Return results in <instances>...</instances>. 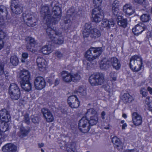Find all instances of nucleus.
I'll return each mask as SVG.
<instances>
[{"label": "nucleus", "instance_id": "1", "mask_svg": "<svg viewBox=\"0 0 152 152\" xmlns=\"http://www.w3.org/2000/svg\"><path fill=\"white\" fill-rule=\"evenodd\" d=\"M51 6L52 7L53 6L51 14L49 8L47 6H43L40 12L42 15L44 16V19L46 20L47 23L56 24L60 20L61 9L59 6L56 5L54 2H52Z\"/></svg>", "mask_w": 152, "mask_h": 152}, {"label": "nucleus", "instance_id": "2", "mask_svg": "<svg viewBox=\"0 0 152 152\" xmlns=\"http://www.w3.org/2000/svg\"><path fill=\"white\" fill-rule=\"evenodd\" d=\"M103 51L101 47H91L86 52L85 57L87 60L83 61L84 64L86 65L87 68L91 66V64L94 65L96 64L94 60L97 58L101 54Z\"/></svg>", "mask_w": 152, "mask_h": 152}, {"label": "nucleus", "instance_id": "3", "mask_svg": "<svg viewBox=\"0 0 152 152\" xmlns=\"http://www.w3.org/2000/svg\"><path fill=\"white\" fill-rule=\"evenodd\" d=\"M63 39H49L48 45H44L41 48L40 51L43 54L48 55L51 53L53 50V46L55 45H60L64 42Z\"/></svg>", "mask_w": 152, "mask_h": 152}, {"label": "nucleus", "instance_id": "4", "mask_svg": "<svg viewBox=\"0 0 152 152\" xmlns=\"http://www.w3.org/2000/svg\"><path fill=\"white\" fill-rule=\"evenodd\" d=\"M8 94L10 98L13 101L18 100L20 96V92L18 85L15 83L10 84L9 88Z\"/></svg>", "mask_w": 152, "mask_h": 152}, {"label": "nucleus", "instance_id": "5", "mask_svg": "<svg viewBox=\"0 0 152 152\" xmlns=\"http://www.w3.org/2000/svg\"><path fill=\"white\" fill-rule=\"evenodd\" d=\"M22 17L24 22L28 26L33 27L37 24V19L33 13H23Z\"/></svg>", "mask_w": 152, "mask_h": 152}, {"label": "nucleus", "instance_id": "6", "mask_svg": "<svg viewBox=\"0 0 152 152\" xmlns=\"http://www.w3.org/2000/svg\"><path fill=\"white\" fill-rule=\"evenodd\" d=\"M142 60L138 56L135 55L132 56L130 60V68L134 71L138 72L142 67Z\"/></svg>", "mask_w": 152, "mask_h": 152}, {"label": "nucleus", "instance_id": "7", "mask_svg": "<svg viewBox=\"0 0 152 152\" xmlns=\"http://www.w3.org/2000/svg\"><path fill=\"white\" fill-rule=\"evenodd\" d=\"M89 81L92 86L102 85L104 81V76L102 73H97L91 75L89 77Z\"/></svg>", "mask_w": 152, "mask_h": 152}, {"label": "nucleus", "instance_id": "8", "mask_svg": "<svg viewBox=\"0 0 152 152\" xmlns=\"http://www.w3.org/2000/svg\"><path fill=\"white\" fill-rule=\"evenodd\" d=\"M86 115L87 118L90 117L89 121L90 125H94L97 123L98 120V114L97 112L94 109H88L86 114Z\"/></svg>", "mask_w": 152, "mask_h": 152}, {"label": "nucleus", "instance_id": "9", "mask_svg": "<svg viewBox=\"0 0 152 152\" xmlns=\"http://www.w3.org/2000/svg\"><path fill=\"white\" fill-rule=\"evenodd\" d=\"M87 116L83 117L79 121L78 126L79 129L83 132H87L90 129L89 121L87 118Z\"/></svg>", "mask_w": 152, "mask_h": 152}, {"label": "nucleus", "instance_id": "10", "mask_svg": "<svg viewBox=\"0 0 152 152\" xmlns=\"http://www.w3.org/2000/svg\"><path fill=\"white\" fill-rule=\"evenodd\" d=\"M92 17L95 22H100L103 18L102 10L100 8H94L92 10Z\"/></svg>", "mask_w": 152, "mask_h": 152}, {"label": "nucleus", "instance_id": "11", "mask_svg": "<svg viewBox=\"0 0 152 152\" xmlns=\"http://www.w3.org/2000/svg\"><path fill=\"white\" fill-rule=\"evenodd\" d=\"M11 7L12 12L15 14H19L22 12V7L20 5L19 0H12Z\"/></svg>", "mask_w": 152, "mask_h": 152}, {"label": "nucleus", "instance_id": "12", "mask_svg": "<svg viewBox=\"0 0 152 152\" xmlns=\"http://www.w3.org/2000/svg\"><path fill=\"white\" fill-rule=\"evenodd\" d=\"M34 84L36 89L41 90L45 87L46 82L43 77L39 76L37 77L34 80Z\"/></svg>", "mask_w": 152, "mask_h": 152}, {"label": "nucleus", "instance_id": "13", "mask_svg": "<svg viewBox=\"0 0 152 152\" xmlns=\"http://www.w3.org/2000/svg\"><path fill=\"white\" fill-rule=\"evenodd\" d=\"M67 102L69 106L72 108H76L79 105V101L75 95L69 97L67 99Z\"/></svg>", "mask_w": 152, "mask_h": 152}, {"label": "nucleus", "instance_id": "14", "mask_svg": "<svg viewBox=\"0 0 152 152\" xmlns=\"http://www.w3.org/2000/svg\"><path fill=\"white\" fill-rule=\"evenodd\" d=\"M9 129V126L7 122L1 123L0 125V144L1 143L2 140H4V139L7 137L6 135H4V133Z\"/></svg>", "mask_w": 152, "mask_h": 152}, {"label": "nucleus", "instance_id": "15", "mask_svg": "<svg viewBox=\"0 0 152 152\" xmlns=\"http://www.w3.org/2000/svg\"><path fill=\"white\" fill-rule=\"evenodd\" d=\"M147 27L142 23L137 24L132 29V31L135 35L138 36L145 30Z\"/></svg>", "mask_w": 152, "mask_h": 152}, {"label": "nucleus", "instance_id": "16", "mask_svg": "<svg viewBox=\"0 0 152 152\" xmlns=\"http://www.w3.org/2000/svg\"><path fill=\"white\" fill-rule=\"evenodd\" d=\"M42 113L46 121L49 122H52L54 120L53 116L50 111L45 108H43Z\"/></svg>", "mask_w": 152, "mask_h": 152}, {"label": "nucleus", "instance_id": "17", "mask_svg": "<svg viewBox=\"0 0 152 152\" xmlns=\"http://www.w3.org/2000/svg\"><path fill=\"white\" fill-rule=\"evenodd\" d=\"M133 122L135 125L138 126L141 125L142 122L141 115L136 112L133 113L132 115Z\"/></svg>", "mask_w": 152, "mask_h": 152}, {"label": "nucleus", "instance_id": "18", "mask_svg": "<svg viewBox=\"0 0 152 152\" xmlns=\"http://www.w3.org/2000/svg\"><path fill=\"white\" fill-rule=\"evenodd\" d=\"M37 63L39 69L41 71H44L47 66V62L42 57H39L37 59Z\"/></svg>", "mask_w": 152, "mask_h": 152}, {"label": "nucleus", "instance_id": "19", "mask_svg": "<svg viewBox=\"0 0 152 152\" xmlns=\"http://www.w3.org/2000/svg\"><path fill=\"white\" fill-rule=\"evenodd\" d=\"M37 43L34 39H29V43L26 45L27 49L29 51L32 53H35L37 50V49L35 47Z\"/></svg>", "mask_w": 152, "mask_h": 152}, {"label": "nucleus", "instance_id": "20", "mask_svg": "<svg viewBox=\"0 0 152 152\" xmlns=\"http://www.w3.org/2000/svg\"><path fill=\"white\" fill-rule=\"evenodd\" d=\"M2 150L4 152H16L17 146L13 144L9 143L3 146Z\"/></svg>", "mask_w": 152, "mask_h": 152}, {"label": "nucleus", "instance_id": "21", "mask_svg": "<svg viewBox=\"0 0 152 152\" xmlns=\"http://www.w3.org/2000/svg\"><path fill=\"white\" fill-rule=\"evenodd\" d=\"M0 118L4 122H7L10 119V116L8 111L6 110L0 111Z\"/></svg>", "mask_w": 152, "mask_h": 152}, {"label": "nucleus", "instance_id": "22", "mask_svg": "<svg viewBox=\"0 0 152 152\" xmlns=\"http://www.w3.org/2000/svg\"><path fill=\"white\" fill-rule=\"evenodd\" d=\"M92 27L91 24L86 23L84 26V29L82 32L83 36L84 38L88 37L91 36V30Z\"/></svg>", "mask_w": 152, "mask_h": 152}, {"label": "nucleus", "instance_id": "23", "mask_svg": "<svg viewBox=\"0 0 152 152\" xmlns=\"http://www.w3.org/2000/svg\"><path fill=\"white\" fill-rule=\"evenodd\" d=\"M30 76V73L28 70H23L20 73V81H26L29 80Z\"/></svg>", "mask_w": 152, "mask_h": 152}, {"label": "nucleus", "instance_id": "24", "mask_svg": "<svg viewBox=\"0 0 152 152\" xmlns=\"http://www.w3.org/2000/svg\"><path fill=\"white\" fill-rule=\"evenodd\" d=\"M62 80L65 82L69 83L72 82L71 74L66 71H64L61 73Z\"/></svg>", "mask_w": 152, "mask_h": 152}, {"label": "nucleus", "instance_id": "25", "mask_svg": "<svg viewBox=\"0 0 152 152\" xmlns=\"http://www.w3.org/2000/svg\"><path fill=\"white\" fill-rule=\"evenodd\" d=\"M109 61L110 62V66L112 65L113 67L116 69H118L120 68L121 64L120 61L116 57L112 58L109 60Z\"/></svg>", "mask_w": 152, "mask_h": 152}, {"label": "nucleus", "instance_id": "26", "mask_svg": "<svg viewBox=\"0 0 152 152\" xmlns=\"http://www.w3.org/2000/svg\"><path fill=\"white\" fill-rule=\"evenodd\" d=\"M114 22L112 20H107L106 19H102L101 23L102 26L107 29L110 28L111 26H113Z\"/></svg>", "mask_w": 152, "mask_h": 152}, {"label": "nucleus", "instance_id": "27", "mask_svg": "<svg viewBox=\"0 0 152 152\" xmlns=\"http://www.w3.org/2000/svg\"><path fill=\"white\" fill-rule=\"evenodd\" d=\"M20 84L22 88L26 91H29L31 89V85L29 80L27 81H20Z\"/></svg>", "mask_w": 152, "mask_h": 152}, {"label": "nucleus", "instance_id": "28", "mask_svg": "<svg viewBox=\"0 0 152 152\" xmlns=\"http://www.w3.org/2000/svg\"><path fill=\"white\" fill-rule=\"evenodd\" d=\"M112 142L113 143L115 148L119 150L122 149V143L121 142L119 139L118 138L116 137H114L112 138Z\"/></svg>", "mask_w": 152, "mask_h": 152}, {"label": "nucleus", "instance_id": "29", "mask_svg": "<svg viewBox=\"0 0 152 152\" xmlns=\"http://www.w3.org/2000/svg\"><path fill=\"white\" fill-rule=\"evenodd\" d=\"M123 9L126 15H130L134 12L132 7L129 4H126L123 7Z\"/></svg>", "mask_w": 152, "mask_h": 152}, {"label": "nucleus", "instance_id": "30", "mask_svg": "<svg viewBox=\"0 0 152 152\" xmlns=\"http://www.w3.org/2000/svg\"><path fill=\"white\" fill-rule=\"evenodd\" d=\"M110 66V61L106 58H104L102 60L100 63V67L102 69H106L108 68Z\"/></svg>", "mask_w": 152, "mask_h": 152}, {"label": "nucleus", "instance_id": "31", "mask_svg": "<svg viewBox=\"0 0 152 152\" xmlns=\"http://www.w3.org/2000/svg\"><path fill=\"white\" fill-rule=\"evenodd\" d=\"M122 99L124 103L130 102L134 100V98L129 93H125L122 96Z\"/></svg>", "mask_w": 152, "mask_h": 152}, {"label": "nucleus", "instance_id": "32", "mask_svg": "<svg viewBox=\"0 0 152 152\" xmlns=\"http://www.w3.org/2000/svg\"><path fill=\"white\" fill-rule=\"evenodd\" d=\"M67 17H69V18L68 20H64L66 23H68L71 20H72L74 19V17L76 15V13L75 12L74 9H71V10H69L67 11Z\"/></svg>", "mask_w": 152, "mask_h": 152}, {"label": "nucleus", "instance_id": "33", "mask_svg": "<svg viewBox=\"0 0 152 152\" xmlns=\"http://www.w3.org/2000/svg\"><path fill=\"white\" fill-rule=\"evenodd\" d=\"M91 37L92 38H96L99 37L101 35L99 31L96 28H92L91 30Z\"/></svg>", "mask_w": 152, "mask_h": 152}, {"label": "nucleus", "instance_id": "34", "mask_svg": "<svg viewBox=\"0 0 152 152\" xmlns=\"http://www.w3.org/2000/svg\"><path fill=\"white\" fill-rule=\"evenodd\" d=\"M30 131V130L28 129L21 127L20 129L19 136L21 137H25L28 134Z\"/></svg>", "mask_w": 152, "mask_h": 152}, {"label": "nucleus", "instance_id": "35", "mask_svg": "<svg viewBox=\"0 0 152 152\" xmlns=\"http://www.w3.org/2000/svg\"><path fill=\"white\" fill-rule=\"evenodd\" d=\"M71 74L72 81L76 82L81 79V77L79 73L77 72H71Z\"/></svg>", "mask_w": 152, "mask_h": 152}, {"label": "nucleus", "instance_id": "36", "mask_svg": "<svg viewBox=\"0 0 152 152\" xmlns=\"http://www.w3.org/2000/svg\"><path fill=\"white\" fill-rule=\"evenodd\" d=\"M140 19L142 22H147L151 19V17L150 15L148 14H144L141 16Z\"/></svg>", "mask_w": 152, "mask_h": 152}, {"label": "nucleus", "instance_id": "37", "mask_svg": "<svg viewBox=\"0 0 152 152\" xmlns=\"http://www.w3.org/2000/svg\"><path fill=\"white\" fill-rule=\"evenodd\" d=\"M103 87L106 91L109 92H111L112 91L113 88L112 82L111 81H109L104 85Z\"/></svg>", "mask_w": 152, "mask_h": 152}, {"label": "nucleus", "instance_id": "38", "mask_svg": "<svg viewBox=\"0 0 152 152\" xmlns=\"http://www.w3.org/2000/svg\"><path fill=\"white\" fill-rule=\"evenodd\" d=\"M10 62L13 66L17 65L19 63V60L16 56H12L10 58Z\"/></svg>", "mask_w": 152, "mask_h": 152}, {"label": "nucleus", "instance_id": "39", "mask_svg": "<svg viewBox=\"0 0 152 152\" xmlns=\"http://www.w3.org/2000/svg\"><path fill=\"white\" fill-rule=\"evenodd\" d=\"M119 26L125 28L127 25V20L126 19H124L117 21Z\"/></svg>", "mask_w": 152, "mask_h": 152}, {"label": "nucleus", "instance_id": "40", "mask_svg": "<svg viewBox=\"0 0 152 152\" xmlns=\"http://www.w3.org/2000/svg\"><path fill=\"white\" fill-rule=\"evenodd\" d=\"M28 57V54L26 52H23L22 54L21 61L22 63H25L27 61V59Z\"/></svg>", "mask_w": 152, "mask_h": 152}, {"label": "nucleus", "instance_id": "41", "mask_svg": "<svg viewBox=\"0 0 152 152\" xmlns=\"http://www.w3.org/2000/svg\"><path fill=\"white\" fill-rule=\"evenodd\" d=\"M46 31L48 35L50 36V38H51V35L54 33H55L56 35H58L57 32H55V31L52 28L48 26L46 30Z\"/></svg>", "mask_w": 152, "mask_h": 152}, {"label": "nucleus", "instance_id": "42", "mask_svg": "<svg viewBox=\"0 0 152 152\" xmlns=\"http://www.w3.org/2000/svg\"><path fill=\"white\" fill-rule=\"evenodd\" d=\"M77 93H79L80 95L85 96L86 94V90L81 86L79 87L76 90Z\"/></svg>", "mask_w": 152, "mask_h": 152}, {"label": "nucleus", "instance_id": "43", "mask_svg": "<svg viewBox=\"0 0 152 152\" xmlns=\"http://www.w3.org/2000/svg\"><path fill=\"white\" fill-rule=\"evenodd\" d=\"M146 104L148 107L151 108H152V98L147 97L145 100Z\"/></svg>", "mask_w": 152, "mask_h": 152}, {"label": "nucleus", "instance_id": "44", "mask_svg": "<svg viewBox=\"0 0 152 152\" xmlns=\"http://www.w3.org/2000/svg\"><path fill=\"white\" fill-rule=\"evenodd\" d=\"M102 0H94L93 4L95 8H99L101 5Z\"/></svg>", "mask_w": 152, "mask_h": 152}, {"label": "nucleus", "instance_id": "45", "mask_svg": "<svg viewBox=\"0 0 152 152\" xmlns=\"http://www.w3.org/2000/svg\"><path fill=\"white\" fill-rule=\"evenodd\" d=\"M31 118L32 121L33 123L36 124L38 123L39 122V118L37 115H32L31 117Z\"/></svg>", "mask_w": 152, "mask_h": 152}, {"label": "nucleus", "instance_id": "46", "mask_svg": "<svg viewBox=\"0 0 152 152\" xmlns=\"http://www.w3.org/2000/svg\"><path fill=\"white\" fill-rule=\"evenodd\" d=\"M112 12L113 15H114L115 16H118L119 13L118 8L116 7H112Z\"/></svg>", "mask_w": 152, "mask_h": 152}, {"label": "nucleus", "instance_id": "47", "mask_svg": "<svg viewBox=\"0 0 152 152\" xmlns=\"http://www.w3.org/2000/svg\"><path fill=\"white\" fill-rule=\"evenodd\" d=\"M140 93L143 96H146L147 95V92L146 89L144 87H142L140 90Z\"/></svg>", "mask_w": 152, "mask_h": 152}, {"label": "nucleus", "instance_id": "48", "mask_svg": "<svg viewBox=\"0 0 152 152\" xmlns=\"http://www.w3.org/2000/svg\"><path fill=\"white\" fill-rule=\"evenodd\" d=\"M53 56L60 58L62 56V54L59 51L56 50L53 53Z\"/></svg>", "mask_w": 152, "mask_h": 152}, {"label": "nucleus", "instance_id": "49", "mask_svg": "<svg viewBox=\"0 0 152 152\" xmlns=\"http://www.w3.org/2000/svg\"><path fill=\"white\" fill-rule=\"evenodd\" d=\"M4 65L3 64L0 62V75H3L4 73Z\"/></svg>", "mask_w": 152, "mask_h": 152}, {"label": "nucleus", "instance_id": "50", "mask_svg": "<svg viewBox=\"0 0 152 152\" xmlns=\"http://www.w3.org/2000/svg\"><path fill=\"white\" fill-rule=\"evenodd\" d=\"M0 12L3 13L4 12L5 15L7 13L6 8L3 5L0 6Z\"/></svg>", "mask_w": 152, "mask_h": 152}, {"label": "nucleus", "instance_id": "51", "mask_svg": "<svg viewBox=\"0 0 152 152\" xmlns=\"http://www.w3.org/2000/svg\"><path fill=\"white\" fill-rule=\"evenodd\" d=\"M24 122L27 124L30 123V119L28 114H26L24 116Z\"/></svg>", "mask_w": 152, "mask_h": 152}, {"label": "nucleus", "instance_id": "52", "mask_svg": "<svg viewBox=\"0 0 152 152\" xmlns=\"http://www.w3.org/2000/svg\"><path fill=\"white\" fill-rule=\"evenodd\" d=\"M110 77L113 81L116 80L117 77V74L114 72H111L110 74Z\"/></svg>", "mask_w": 152, "mask_h": 152}, {"label": "nucleus", "instance_id": "53", "mask_svg": "<svg viewBox=\"0 0 152 152\" xmlns=\"http://www.w3.org/2000/svg\"><path fill=\"white\" fill-rule=\"evenodd\" d=\"M132 1L139 4H144L145 2V0H131Z\"/></svg>", "mask_w": 152, "mask_h": 152}, {"label": "nucleus", "instance_id": "54", "mask_svg": "<svg viewBox=\"0 0 152 152\" xmlns=\"http://www.w3.org/2000/svg\"><path fill=\"white\" fill-rule=\"evenodd\" d=\"M4 13L5 16H6L7 14L6 15H5L4 12L2 13L0 12V13ZM4 20L3 19V16L0 17V26H2V25H3L4 24Z\"/></svg>", "mask_w": 152, "mask_h": 152}, {"label": "nucleus", "instance_id": "55", "mask_svg": "<svg viewBox=\"0 0 152 152\" xmlns=\"http://www.w3.org/2000/svg\"><path fill=\"white\" fill-rule=\"evenodd\" d=\"M120 123L122 124L121 126L122 129H124L127 126V124L125 122L124 120H122L121 121Z\"/></svg>", "mask_w": 152, "mask_h": 152}, {"label": "nucleus", "instance_id": "56", "mask_svg": "<svg viewBox=\"0 0 152 152\" xmlns=\"http://www.w3.org/2000/svg\"><path fill=\"white\" fill-rule=\"evenodd\" d=\"M7 37V34L5 33L2 29L0 28V38H4Z\"/></svg>", "mask_w": 152, "mask_h": 152}, {"label": "nucleus", "instance_id": "57", "mask_svg": "<svg viewBox=\"0 0 152 152\" xmlns=\"http://www.w3.org/2000/svg\"><path fill=\"white\" fill-rule=\"evenodd\" d=\"M4 43L2 39H0V50L4 48Z\"/></svg>", "mask_w": 152, "mask_h": 152}, {"label": "nucleus", "instance_id": "58", "mask_svg": "<svg viewBox=\"0 0 152 152\" xmlns=\"http://www.w3.org/2000/svg\"><path fill=\"white\" fill-rule=\"evenodd\" d=\"M119 2L117 0H115L114 1L113 4H112V7H118Z\"/></svg>", "mask_w": 152, "mask_h": 152}, {"label": "nucleus", "instance_id": "59", "mask_svg": "<svg viewBox=\"0 0 152 152\" xmlns=\"http://www.w3.org/2000/svg\"><path fill=\"white\" fill-rule=\"evenodd\" d=\"M105 112L103 111L101 114V116L102 119H104L105 118Z\"/></svg>", "mask_w": 152, "mask_h": 152}, {"label": "nucleus", "instance_id": "60", "mask_svg": "<svg viewBox=\"0 0 152 152\" xmlns=\"http://www.w3.org/2000/svg\"><path fill=\"white\" fill-rule=\"evenodd\" d=\"M147 90L151 94H152V88L148 87L147 88Z\"/></svg>", "mask_w": 152, "mask_h": 152}, {"label": "nucleus", "instance_id": "61", "mask_svg": "<svg viewBox=\"0 0 152 152\" xmlns=\"http://www.w3.org/2000/svg\"><path fill=\"white\" fill-rule=\"evenodd\" d=\"M38 147L39 148L43 147L44 146V144L43 143H38Z\"/></svg>", "mask_w": 152, "mask_h": 152}, {"label": "nucleus", "instance_id": "62", "mask_svg": "<svg viewBox=\"0 0 152 152\" xmlns=\"http://www.w3.org/2000/svg\"><path fill=\"white\" fill-rule=\"evenodd\" d=\"M59 80L58 79H56L55 81V83L56 85H58L59 83Z\"/></svg>", "mask_w": 152, "mask_h": 152}, {"label": "nucleus", "instance_id": "63", "mask_svg": "<svg viewBox=\"0 0 152 152\" xmlns=\"http://www.w3.org/2000/svg\"><path fill=\"white\" fill-rule=\"evenodd\" d=\"M133 150H126L124 152H133Z\"/></svg>", "mask_w": 152, "mask_h": 152}, {"label": "nucleus", "instance_id": "64", "mask_svg": "<svg viewBox=\"0 0 152 152\" xmlns=\"http://www.w3.org/2000/svg\"><path fill=\"white\" fill-rule=\"evenodd\" d=\"M122 117L125 118H126L127 117L126 115L125 114H123L122 115Z\"/></svg>", "mask_w": 152, "mask_h": 152}]
</instances>
